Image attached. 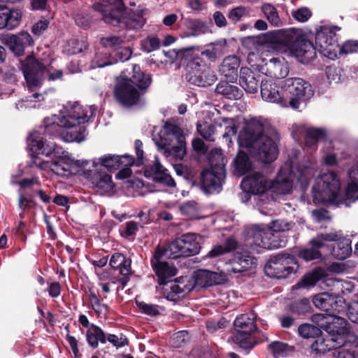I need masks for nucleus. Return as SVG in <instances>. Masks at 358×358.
Here are the masks:
<instances>
[{
    "label": "nucleus",
    "mask_w": 358,
    "mask_h": 358,
    "mask_svg": "<svg viewBox=\"0 0 358 358\" xmlns=\"http://www.w3.org/2000/svg\"><path fill=\"white\" fill-rule=\"evenodd\" d=\"M117 62V59L112 61L106 53H96L92 62V68H103L111 65Z\"/></svg>",
    "instance_id": "obj_52"
},
{
    "label": "nucleus",
    "mask_w": 358,
    "mask_h": 358,
    "mask_svg": "<svg viewBox=\"0 0 358 358\" xmlns=\"http://www.w3.org/2000/svg\"><path fill=\"white\" fill-rule=\"evenodd\" d=\"M21 17V12L19 10H10L5 6H0V29H15L19 25Z\"/></svg>",
    "instance_id": "obj_33"
},
{
    "label": "nucleus",
    "mask_w": 358,
    "mask_h": 358,
    "mask_svg": "<svg viewBox=\"0 0 358 358\" xmlns=\"http://www.w3.org/2000/svg\"><path fill=\"white\" fill-rule=\"evenodd\" d=\"M339 52L336 53V58L340 55L358 52V41H348L342 45L338 44Z\"/></svg>",
    "instance_id": "obj_54"
},
{
    "label": "nucleus",
    "mask_w": 358,
    "mask_h": 358,
    "mask_svg": "<svg viewBox=\"0 0 358 358\" xmlns=\"http://www.w3.org/2000/svg\"><path fill=\"white\" fill-rule=\"evenodd\" d=\"M248 62L252 67L258 69L259 72H264V59L261 58L257 53L250 52L248 56Z\"/></svg>",
    "instance_id": "obj_59"
},
{
    "label": "nucleus",
    "mask_w": 358,
    "mask_h": 358,
    "mask_svg": "<svg viewBox=\"0 0 358 358\" xmlns=\"http://www.w3.org/2000/svg\"><path fill=\"white\" fill-rule=\"evenodd\" d=\"M256 264L254 257L248 253L238 254L230 261V268L227 269L228 273H241L250 268Z\"/></svg>",
    "instance_id": "obj_35"
},
{
    "label": "nucleus",
    "mask_w": 358,
    "mask_h": 358,
    "mask_svg": "<svg viewBox=\"0 0 358 358\" xmlns=\"http://www.w3.org/2000/svg\"><path fill=\"white\" fill-rule=\"evenodd\" d=\"M260 90L262 97L264 101L277 103L284 108L282 101L285 100V94L283 81L277 84L271 79L262 80Z\"/></svg>",
    "instance_id": "obj_24"
},
{
    "label": "nucleus",
    "mask_w": 358,
    "mask_h": 358,
    "mask_svg": "<svg viewBox=\"0 0 358 358\" xmlns=\"http://www.w3.org/2000/svg\"><path fill=\"white\" fill-rule=\"evenodd\" d=\"M164 137L156 144L160 150H164L166 157L173 156L182 159L186 154V142L183 131L179 127L166 123L162 131Z\"/></svg>",
    "instance_id": "obj_11"
},
{
    "label": "nucleus",
    "mask_w": 358,
    "mask_h": 358,
    "mask_svg": "<svg viewBox=\"0 0 358 358\" xmlns=\"http://www.w3.org/2000/svg\"><path fill=\"white\" fill-rule=\"evenodd\" d=\"M334 350L332 355L336 358H358V348L355 345L342 344V341L334 336L317 337L311 345L312 352L324 354Z\"/></svg>",
    "instance_id": "obj_13"
},
{
    "label": "nucleus",
    "mask_w": 358,
    "mask_h": 358,
    "mask_svg": "<svg viewBox=\"0 0 358 358\" xmlns=\"http://www.w3.org/2000/svg\"><path fill=\"white\" fill-rule=\"evenodd\" d=\"M292 15L298 22H306L312 16V12L306 7H301L292 11Z\"/></svg>",
    "instance_id": "obj_61"
},
{
    "label": "nucleus",
    "mask_w": 358,
    "mask_h": 358,
    "mask_svg": "<svg viewBox=\"0 0 358 358\" xmlns=\"http://www.w3.org/2000/svg\"><path fill=\"white\" fill-rule=\"evenodd\" d=\"M180 210L182 214L186 215L189 219H198L196 204L194 203L188 202L183 204L180 207Z\"/></svg>",
    "instance_id": "obj_64"
},
{
    "label": "nucleus",
    "mask_w": 358,
    "mask_h": 358,
    "mask_svg": "<svg viewBox=\"0 0 358 358\" xmlns=\"http://www.w3.org/2000/svg\"><path fill=\"white\" fill-rule=\"evenodd\" d=\"M86 338L87 343L94 349L99 345V342L106 343V337L103 331L93 324H92L86 332Z\"/></svg>",
    "instance_id": "obj_39"
},
{
    "label": "nucleus",
    "mask_w": 358,
    "mask_h": 358,
    "mask_svg": "<svg viewBox=\"0 0 358 358\" xmlns=\"http://www.w3.org/2000/svg\"><path fill=\"white\" fill-rule=\"evenodd\" d=\"M314 202L318 204H334L338 206L342 203L341 181L332 171L322 174L313 187Z\"/></svg>",
    "instance_id": "obj_10"
},
{
    "label": "nucleus",
    "mask_w": 358,
    "mask_h": 358,
    "mask_svg": "<svg viewBox=\"0 0 358 358\" xmlns=\"http://www.w3.org/2000/svg\"><path fill=\"white\" fill-rule=\"evenodd\" d=\"M134 159L131 155H105L99 158H96L92 161V166L94 171H101V168H106L108 171H113L120 169L122 164L133 165Z\"/></svg>",
    "instance_id": "obj_25"
},
{
    "label": "nucleus",
    "mask_w": 358,
    "mask_h": 358,
    "mask_svg": "<svg viewBox=\"0 0 358 358\" xmlns=\"http://www.w3.org/2000/svg\"><path fill=\"white\" fill-rule=\"evenodd\" d=\"M329 323L327 324L326 331L329 334V336H334L336 339L342 341V344L345 345V334H348L347 321L341 317L334 315L328 317Z\"/></svg>",
    "instance_id": "obj_29"
},
{
    "label": "nucleus",
    "mask_w": 358,
    "mask_h": 358,
    "mask_svg": "<svg viewBox=\"0 0 358 358\" xmlns=\"http://www.w3.org/2000/svg\"><path fill=\"white\" fill-rule=\"evenodd\" d=\"M21 67L28 90L31 92L42 84L43 80H55L62 76V71L55 69L50 64L36 60L32 55L22 62Z\"/></svg>",
    "instance_id": "obj_8"
},
{
    "label": "nucleus",
    "mask_w": 358,
    "mask_h": 358,
    "mask_svg": "<svg viewBox=\"0 0 358 358\" xmlns=\"http://www.w3.org/2000/svg\"><path fill=\"white\" fill-rule=\"evenodd\" d=\"M85 176L90 180L93 187L101 194L110 193L114 187L111 176L109 174L93 170L84 172Z\"/></svg>",
    "instance_id": "obj_26"
},
{
    "label": "nucleus",
    "mask_w": 358,
    "mask_h": 358,
    "mask_svg": "<svg viewBox=\"0 0 358 358\" xmlns=\"http://www.w3.org/2000/svg\"><path fill=\"white\" fill-rule=\"evenodd\" d=\"M210 162L212 167L201 171L199 185L206 194L219 193L225 178L224 166L226 162L221 149H215L211 152Z\"/></svg>",
    "instance_id": "obj_9"
},
{
    "label": "nucleus",
    "mask_w": 358,
    "mask_h": 358,
    "mask_svg": "<svg viewBox=\"0 0 358 358\" xmlns=\"http://www.w3.org/2000/svg\"><path fill=\"white\" fill-rule=\"evenodd\" d=\"M190 71L188 73V81L199 87L212 85L216 80L214 72L206 64H201L195 60L189 63Z\"/></svg>",
    "instance_id": "obj_20"
},
{
    "label": "nucleus",
    "mask_w": 358,
    "mask_h": 358,
    "mask_svg": "<svg viewBox=\"0 0 358 358\" xmlns=\"http://www.w3.org/2000/svg\"><path fill=\"white\" fill-rule=\"evenodd\" d=\"M298 266L292 255H278L273 257L266 266V272L276 278H285L296 271Z\"/></svg>",
    "instance_id": "obj_19"
},
{
    "label": "nucleus",
    "mask_w": 358,
    "mask_h": 358,
    "mask_svg": "<svg viewBox=\"0 0 358 358\" xmlns=\"http://www.w3.org/2000/svg\"><path fill=\"white\" fill-rule=\"evenodd\" d=\"M350 240L343 239L337 243V248H334V255L338 259H344L350 254Z\"/></svg>",
    "instance_id": "obj_50"
},
{
    "label": "nucleus",
    "mask_w": 358,
    "mask_h": 358,
    "mask_svg": "<svg viewBox=\"0 0 358 358\" xmlns=\"http://www.w3.org/2000/svg\"><path fill=\"white\" fill-rule=\"evenodd\" d=\"M259 75L248 67L240 71L239 84L248 93H256L259 87Z\"/></svg>",
    "instance_id": "obj_32"
},
{
    "label": "nucleus",
    "mask_w": 358,
    "mask_h": 358,
    "mask_svg": "<svg viewBox=\"0 0 358 358\" xmlns=\"http://www.w3.org/2000/svg\"><path fill=\"white\" fill-rule=\"evenodd\" d=\"M280 136L269 122L261 117L248 120L238 136L240 147L245 148L251 155L264 163L274 161L278 156L277 143Z\"/></svg>",
    "instance_id": "obj_2"
},
{
    "label": "nucleus",
    "mask_w": 358,
    "mask_h": 358,
    "mask_svg": "<svg viewBox=\"0 0 358 358\" xmlns=\"http://www.w3.org/2000/svg\"><path fill=\"white\" fill-rule=\"evenodd\" d=\"M94 8L102 14L106 23L115 27L138 30L146 21L143 9L125 8L122 0H99L94 4Z\"/></svg>",
    "instance_id": "obj_5"
},
{
    "label": "nucleus",
    "mask_w": 358,
    "mask_h": 358,
    "mask_svg": "<svg viewBox=\"0 0 358 358\" xmlns=\"http://www.w3.org/2000/svg\"><path fill=\"white\" fill-rule=\"evenodd\" d=\"M216 92L229 99H238L242 96V91L228 82H220L217 85Z\"/></svg>",
    "instance_id": "obj_41"
},
{
    "label": "nucleus",
    "mask_w": 358,
    "mask_h": 358,
    "mask_svg": "<svg viewBox=\"0 0 358 358\" xmlns=\"http://www.w3.org/2000/svg\"><path fill=\"white\" fill-rule=\"evenodd\" d=\"M350 181L346 188V200L352 202L358 200V159L348 171Z\"/></svg>",
    "instance_id": "obj_37"
},
{
    "label": "nucleus",
    "mask_w": 358,
    "mask_h": 358,
    "mask_svg": "<svg viewBox=\"0 0 358 358\" xmlns=\"http://www.w3.org/2000/svg\"><path fill=\"white\" fill-rule=\"evenodd\" d=\"M44 99L43 95L37 92H34L31 95L27 96L25 99H22L16 103L17 109L22 108H35L36 105L32 104L33 102L41 101Z\"/></svg>",
    "instance_id": "obj_51"
},
{
    "label": "nucleus",
    "mask_w": 358,
    "mask_h": 358,
    "mask_svg": "<svg viewBox=\"0 0 358 358\" xmlns=\"http://www.w3.org/2000/svg\"><path fill=\"white\" fill-rule=\"evenodd\" d=\"M292 228V223L284 220H275L272 222L271 226L267 228V234L271 237V239L284 240L280 238L278 233L288 231Z\"/></svg>",
    "instance_id": "obj_44"
},
{
    "label": "nucleus",
    "mask_w": 358,
    "mask_h": 358,
    "mask_svg": "<svg viewBox=\"0 0 358 358\" xmlns=\"http://www.w3.org/2000/svg\"><path fill=\"white\" fill-rule=\"evenodd\" d=\"M311 245V248L303 249L299 252V257L306 261L317 259L321 257V253L318 251L320 248H315L312 244Z\"/></svg>",
    "instance_id": "obj_60"
},
{
    "label": "nucleus",
    "mask_w": 358,
    "mask_h": 358,
    "mask_svg": "<svg viewBox=\"0 0 358 358\" xmlns=\"http://www.w3.org/2000/svg\"><path fill=\"white\" fill-rule=\"evenodd\" d=\"M189 28L194 32L193 35L203 34L209 31L208 25L198 20H193L189 22Z\"/></svg>",
    "instance_id": "obj_57"
},
{
    "label": "nucleus",
    "mask_w": 358,
    "mask_h": 358,
    "mask_svg": "<svg viewBox=\"0 0 358 358\" xmlns=\"http://www.w3.org/2000/svg\"><path fill=\"white\" fill-rule=\"evenodd\" d=\"M326 132L323 129L309 127L305 130L306 145L315 150L317 141L325 136Z\"/></svg>",
    "instance_id": "obj_42"
},
{
    "label": "nucleus",
    "mask_w": 358,
    "mask_h": 358,
    "mask_svg": "<svg viewBox=\"0 0 358 358\" xmlns=\"http://www.w3.org/2000/svg\"><path fill=\"white\" fill-rule=\"evenodd\" d=\"M285 100L282 101L284 108L298 109L301 104L313 96L310 84L301 78H289L283 80Z\"/></svg>",
    "instance_id": "obj_12"
},
{
    "label": "nucleus",
    "mask_w": 358,
    "mask_h": 358,
    "mask_svg": "<svg viewBox=\"0 0 358 358\" xmlns=\"http://www.w3.org/2000/svg\"><path fill=\"white\" fill-rule=\"evenodd\" d=\"M261 10L271 24L275 27L280 25L281 21L274 6L268 3H264L261 7Z\"/></svg>",
    "instance_id": "obj_45"
},
{
    "label": "nucleus",
    "mask_w": 358,
    "mask_h": 358,
    "mask_svg": "<svg viewBox=\"0 0 358 358\" xmlns=\"http://www.w3.org/2000/svg\"><path fill=\"white\" fill-rule=\"evenodd\" d=\"M131 260L121 253H115L110 259V266L120 271L121 275L131 274Z\"/></svg>",
    "instance_id": "obj_40"
},
{
    "label": "nucleus",
    "mask_w": 358,
    "mask_h": 358,
    "mask_svg": "<svg viewBox=\"0 0 358 358\" xmlns=\"http://www.w3.org/2000/svg\"><path fill=\"white\" fill-rule=\"evenodd\" d=\"M189 340L188 333L185 331H180L176 333L171 338V345L174 348L183 346Z\"/></svg>",
    "instance_id": "obj_63"
},
{
    "label": "nucleus",
    "mask_w": 358,
    "mask_h": 358,
    "mask_svg": "<svg viewBox=\"0 0 358 358\" xmlns=\"http://www.w3.org/2000/svg\"><path fill=\"white\" fill-rule=\"evenodd\" d=\"M315 306L323 310L340 311L339 303H341V299H338L336 295L330 294L327 292H322L317 294L313 298Z\"/></svg>",
    "instance_id": "obj_34"
},
{
    "label": "nucleus",
    "mask_w": 358,
    "mask_h": 358,
    "mask_svg": "<svg viewBox=\"0 0 358 358\" xmlns=\"http://www.w3.org/2000/svg\"><path fill=\"white\" fill-rule=\"evenodd\" d=\"M315 175V168L310 162H306L296 168L285 164L279 171L275 181H271V189L277 194H286L291 192L294 180L299 182L303 188L306 187L308 181Z\"/></svg>",
    "instance_id": "obj_7"
},
{
    "label": "nucleus",
    "mask_w": 358,
    "mask_h": 358,
    "mask_svg": "<svg viewBox=\"0 0 358 358\" xmlns=\"http://www.w3.org/2000/svg\"><path fill=\"white\" fill-rule=\"evenodd\" d=\"M241 187L246 193L261 195L271 189V181L262 173L257 171L245 177Z\"/></svg>",
    "instance_id": "obj_22"
},
{
    "label": "nucleus",
    "mask_w": 358,
    "mask_h": 358,
    "mask_svg": "<svg viewBox=\"0 0 358 358\" xmlns=\"http://www.w3.org/2000/svg\"><path fill=\"white\" fill-rule=\"evenodd\" d=\"M32 42V38L27 32L8 34L3 39V43L17 55H21L24 52V48L30 45Z\"/></svg>",
    "instance_id": "obj_27"
},
{
    "label": "nucleus",
    "mask_w": 358,
    "mask_h": 358,
    "mask_svg": "<svg viewBox=\"0 0 358 358\" xmlns=\"http://www.w3.org/2000/svg\"><path fill=\"white\" fill-rule=\"evenodd\" d=\"M151 83V77L141 71L138 65L133 66L131 78L120 76L117 78L114 87V96L122 106L136 105L141 96Z\"/></svg>",
    "instance_id": "obj_6"
},
{
    "label": "nucleus",
    "mask_w": 358,
    "mask_h": 358,
    "mask_svg": "<svg viewBox=\"0 0 358 358\" xmlns=\"http://www.w3.org/2000/svg\"><path fill=\"white\" fill-rule=\"evenodd\" d=\"M136 305L141 313L148 315L156 316L160 313L157 305L147 303L144 301H136Z\"/></svg>",
    "instance_id": "obj_56"
},
{
    "label": "nucleus",
    "mask_w": 358,
    "mask_h": 358,
    "mask_svg": "<svg viewBox=\"0 0 358 358\" xmlns=\"http://www.w3.org/2000/svg\"><path fill=\"white\" fill-rule=\"evenodd\" d=\"M298 331L300 336L308 338L317 336L320 333V329L312 324H303L299 326Z\"/></svg>",
    "instance_id": "obj_53"
},
{
    "label": "nucleus",
    "mask_w": 358,
    "mask_h": 358,
    "mask_svg": "<svg viewBox=\"0 0 358 358\" xmlns=\"http://www.w3.org/2000/svg\"><path fill=\"white\" fill-rule=\"evenodd\" d=\"M244 236L248 244L251 247L256 245L267 250L283 247L286 242L285 240L271 239L267 234V227L264 225L253 224L247 227Z\"/></svg>",
    "instance_id": "obj_17"
},
{
    "label": "nucleus",
    "mask_w": 358,
    "mask_h": 358,
    "mask_svg": "<svg viewBox=\"0 0 358 358\" xmlns=\"http://www.w3.org/2000/svg\"><path fill=\"white\" fill-rule=\"evenodd\" d=\"M95 111L94 106H83L78 102L69 103L59 115L44 119L45 131L50 135L59 134L66 142H82L87 136L84 124Z\"/></svg>",
    "instance_id": "obj_3"
},
{
    "label": "nucleus",
    "mask_w": 358,
    "mask_h": 358,
    "mask_svg": "<svg viewBox=\"0 0 358 358\" xmlns=\"http://www.w3.org/2000/svg\"><path fill=\"white\" fill-rule=\"evenodd\" d=\"M196 234H184L169 244L168 250L173 258L196 255L201 249Z\"/></svg>",
    "instance_id": "obj_18"
},
{
    "label": "nucleus",
    "mask_w": 358,
    "mask_h": 358,
    "mask_svg": "<svg viewBox=\"0 0 358 358\" xmlns=\"http://www.w3.org/2000/svg\"><path fill=\"white\" fill-rule=\"evenodd\" d=\"M240 66V60L235 55L228 56L224 59L220 71L229 82L236 80L237 70Z\"/></svg>",
    "instance_id": "obj_36"
},
{
    "label": "nucleus",
    "mask_w": 358,
    "mask_h": 358,
    "mask_svg": "<svg viewBox=\"0 0 358 358\" xmlns=\"http://www.w3.org/2000/svg\"><path fill=\"white\" fill-rule=\"evenodd\" d=\"M198 132L207 141H213L214 127L206 122L197 125Z\"/></svg>",
    "instance_id": "obj_58"
},
{
    "label": "nucleus",
    "mask_w": 358,
    "mask_h": 358,
    "mask_svg": "<svg viewBox=\"0 0 358 358\" xmlns=\"http://www.w3.org/2000/svg\"><path fill=\"white\" fill-rule=\"evenodd\" d=\"M165 253L164 249L157 247L151 259L152 267L159 279V285L165 284L167 279L176 275V268L165 261Z\"/></svg>",
    "instance_id": "obj_21"
},
{
    "label": "nucleus",
    "mask_w": 358,
    "mask_h": 358,
    "mask_svg": "<svg viewBox=\"0 0 358 358\" xmlns=\"http://www.w3.org/2000/svg\"><path fill=\"white\" fill-rule=\"evenodd\" d=\"M188 281L194 288L206 287L223 284L228 280V274L224 272H214L208 270L195 271Z\"/></svg>",
    "instance_id": "obj_23"
},
{
    "label": "nucleus",
    "mask_w": 358,
    "mask_h": 358,
    "mask_svg": "<svg viewBox=\"0 0 358 358\" xmlns=\"http://www.w3.org/2000/svg\"><path fill=\"white\" fill-rule=\"evenodd\" d=\"M261 73L271 78L280 79L288 75L289 68L284 59L272 58L265 63L264 72Z\"/></svg>",
    "instance_id": "obj_30"
},
{
    "label": "nucleus",
    "mask_w": 358,
    "mask_h": 358,
    "mask_svg": "<svg viewBox=\"0 0 358 358\" xmlns=\"http://www.w3.org/2000/svg\"><path fill=\"white\" fill-rule=\"evenodd\" d=\"M124 37L110 36L101 39V43L106 48H110L115 52L117 51L124 44Z\"/></svg>",
    "instance_id": "obj_48"
},
{
    "label": "nucleus",
    "mask_w": 358,
    "mask_h": 358,
    "mask_svg": "<svg viewBox=\"0 0 358 358\" xmlns=\"http://www.w3.org/2000/svg\"><path fill=\"white\" fill-rule=\"evenodd\" d=\"M188 277L181 278L180 280L175 282H166L164 289L167 292L166 298L169 300L174 301L176 296L179 294H185L189 292L194 289L192 283L189 282Z\"/></svg>",
    "instance_id": "obj_31"
},
{
    "label": "nucleus",
    "mask_w": 358,
    "mask_h": 358,
    "mask_svg": "<svg viewBox=\"0 0 358 358\" xmlns=\"http://www.w3.org/2000/svg\"><path fill=\"white\" fill-rule=\"evenodd\" d=\"M268 40L274 47L289 56L296 57L300 62L306 63L316 57V48L301 36L299 29L290 28L270 31Z\"/></svg>",
    "instance_id": "obj_4"
},
{
    "label": "nucleus",
    "mask_w": 358,
    "mask_h": 358,
    "mask_svg": "<svg viewBox=\"0 0 358 358\" xmlns=\"http://www.w3.org/2000/svg\"><path fill=\"white\" fill-rule=\"evenodd\" d=\"M159 40L156 37H148L141 42V48L146 52H150L159 48Z\"/></svg>",
    "instance_id": "obj_62"
},
{
    "label": "nucleus",
    "mask_w": 358,
    "mask_h": 358,
    "mask_svg": "<svg viewBox=\"0 0 358 358\" xmlns=\"http://www.w3.org/2000/svg\"><path fill=\"white\" fill-rule=\"evenodd\" d=\"M256 317V314L250 312L240 315L234 322V333L231 337L232 341L243 349L250 350L254 346L251 335L257 329Z\"/></svg>",
    "instance_id": "obj_15"
},
{
    "label": "nucleus",
    "mask_w": 358,
    "mask_h": 358,
    "mask_svg": "<svg viewBox=\"0 0 358 358\" xmlns=\"http://www.w3.org/2000/svg\"><path fill=\"white\" fill-rule=\"evenodd\" d=\"M341 143L338 142H327L325 145V155L323 157V161L324 164L327 166H333L336 164V155H338L340 148Z\"/></svg>",
    "instance_id": "obj_43"
},
{
    "label": "nucleus",
    "mask_w": 358,
    "mask_h": 358,
    "mask_svg": "<svg viewBox=\"0 0 358 358\" xmlns=\"http://www.w3.org/2000/svg\"><path fill=\"white\" fill-rule=\"evenodd\" d=\"M234 173L237 176H243L250 171L252 164L244 152L239 151L234 159Z\"/></svg>",
    "instance_id": "obj_38"
},
{
    "label": "nucleus",
    "mask_w": 358,
    "mask_h": 358,
    "mask_svg": "<svg viewBox=\"0 0 358 358\" xmlns=\"http://www.w3.org/2000/svg\"><path fill=\"white\" fill-rule=\"evenodd\" d=\"M89 299L92 309L99 315H106L109 311V306L103 303V299H101L100 296L94 292H90L89 294Z\"/></svg>",
    "instance_id": "obj_47"
},
{
    "label": "nucleus",
    "mask_w": 358,
    "mask_h": 358,
    "mask_svg": "<svg viewBox=\"0 0 358 358\" xmlns=\"http://www.w3.org/2000/svg\"><path fill=\"white\" fill-rule=\"evenodd\" d=\"M145 176L152 177L155 181L169 187H174L176 185L168 171L159 163L157 157L155 163L145 171Z\"/></svg>",
    "instance_id": "obj_28"
},
{
    "label": "nucleus",
    "mask_w": 358,
    "mask_h": 358,
    "mask_svg": "<svg viewBox=\"0 0 358 358\" xmlns=\"http://www.w3.org/2000/svg\"><path fill=\"white\" fill-rule=\"evenodd\" d=\"M326 272L322 268H317L313 271L306 274L301 279L300 282L296 285L297 289L300 288H308L313 287L317 282L320 280H324L327 282V285L334 286L336 289L340 290L342 296H338V299H341V301L345 302L346 299L343 298V296H347L351 294L355 290V285L350 281L340 280L336 278H325Z\"/></svg>",
    "instance_id": "obj_16"
},
{
    "label": "nucleus",
    "mask_w": 358,
    "mask_h": 358,
    "mask_svg": "<svg viewBox=\"0 0 358 358\" xmlns=\"http://www.w3.org/2000/svg\"><path fill=\"white\" fill-rule=\"evenodd\" d=\"M341 27L329 24H320L315 28V44L318 51L331 59L336 58L338 49V35Z\"/></svg>",
    "instance_id": "obj_14"
},
{
    "label": "nucleus",
    "mask_w": 358,
    "mask_h": 358,
    "mask_svg": "<svg viewBox=\"0 0 358 358\" xmlns=\"http://www.w3.org/2000/svg\"><path fill=\"white\" fill-rule=\"evenodd\" d=\"M269 349L275 357H283L289 351V346L287 344L275 341L269 345Z\"/></svg>",
    "instance_id": "obj_55"
},
{
    "label": "nucleus",
    "mask_w": 358,
    "mask_h": 358,
    "mask_svg": "<svg viewBox=\"0 0 358 358\" xmlns=\"http://www.w3.org/2000/svg\"><path fill=\"white\" fill-rule=\"evenodd\" d=\"M236 246V242L234 239H229L226 245H217L213 248L207 255V257L210 258L216 257L234 249Z\"/></svg>",
    "instance_id": "obj_49"
},
{
    "label": "nucleus",
    "mask_w": 358,
    "mask_h": 358,
    "mask_svg": "<svg viewBox=\"0 0 358 358\" xmlns=\"http://www.w3.org/2000/svg\"><path fill=\"white\" fill-rule=\"evenodd\" d=\"M342 238V234L337 231L322 234L313 239L310 243L315 248H322L324 241H338Z\"/></svg>",
    "instance_id": "obj_46"
},
{
    "label": "nucleus",
    "mask_w": 358,
    "mask_h": 358,
    "mask_svg": "<svg viewBox=\"0 0 358 358\" xmlns=\"http://www.w3.org/2000/svg\"><path fill=\"white\" fill-rule=\"evenodd\" d=\"M28 146L31 152L32 163L39 169L67 177L80 173V168L84 166V162L74 160L55 143L44 141L36 131L30 134Z\"/></svg>",
    "instance_id": "obj_1"
}]
</instances>
